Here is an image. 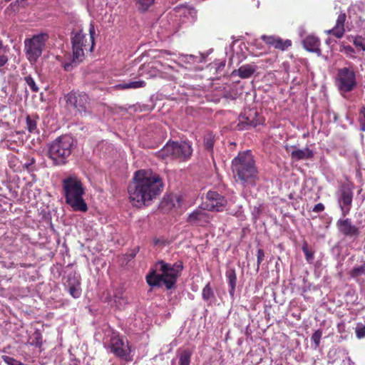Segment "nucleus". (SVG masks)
Masks as SVG:
<instances>
[{
	"mask_svg": "<svg viewBox=\"0 0 365 365\" xmlns=\"http://www.w3.org/2000/svg\"><path fill=\"white\" fill-rule=\"evenodd\" d=\"M256 71V67L250 64L243 65L232 71V75H237L241 78H248Z\"/></svg>",
	"mask_w": 365,
	"mask_h": 365,
	"instance_id": "obj_22",
	"label": "nucleus"
},
{
	"mask_svg": "<svg viewBox=\"0 0 365 365\" xmlns=\"http://www.w3.org/2000/svg\"><path fill=\"white\" fill-rule=\"evenodd\" d=\"M96 34L94 25L91 23L89 26V35L79 31L71 38L73 47V61H83L86 53L93 51L95 43L94 35Z\"/></svg>",
	"mask_w": 365,
	"mask_h": 365,
	"instance_id": "obj_6",
	"label": "nucleus"
},
{
	"mask_svg": "<svg viewBox=\"0 0 365 365\" xmlns=\"http://www.w3.org/2000/svg\"><path fill=\"white\" fill-rule=\"evenodd\" d=\"M122 301H123V302L125 303V300L124 299H122Z\"/></svg>",
	"mask_w": 365,
	"mask_h": 365,
	"instance_id": "obj_51",
	"label": "nucleus"
},
{
	"mask_svg": "<svg viewBox=\"0 0 365 365\" xmlns=\"http://www.w3.org/2000/svg\"><path fill=\"white\" fill-rule=\"evenodd\" d=\"M8 62V57L5 55L0 56V67L4 66Z\"/></svg>",
	"mask_w": 365,
	"mask_h": 365,
	"instance_id": "obj_42",
	"label": "nucleus"
},
{
	"mask_svg": "<svg viewBox=\"0 0 365 365\" xmlns=\"http://www.w3.org/2000/svg\"><path fill=\"white\" fill-rule=\"evenodd\" d=\"M324 205L322 203L319 202L314 205L312 211L318 213L324 211Z\"/></svg>",
	"mask_w": 365,
	"mask_h": 365,
	"instance_id": "obj_41",
	"label": "nucleus"
},
{
	"mask_svg": "<svg viewBox=\"0 0 365 365\" xmlns=\"http://www.w3.org/2000/svg\"><path fill=\"white\" fill-rule=\"evenodd\" d=\"M3 47L2 41L0 39V49H1Z\"/></svg>",
	"mask_w": 365,
	"mask_h": 365,
	"instance_id": "obj_48",
	"label": "nucleus"
},
{
	"mask_svg": "<svg viewBox=\"0 0 365 365\" xmlns=\"http://www.w3.org/2000/svg\"><path fill=\"white\" fill-rule=\"evenodd\" d=\"M339 51L344 53L349 58H356L355 50L349 45H344V43H341L339 46Z\"/></svg>",
	"mask_w": 365,
	"mask_h": 365,
	"instance_id": "obj_30",
	"label": "nucleus"
},
{
	"mask_svg": "<svg viewBox=\"0 0 365 365\" xmlns=\"http://www.w3.org/2000/svg\"><path fill=\"white\" fill-rule=\"evenodd\" d=\"M155 0H135V6L138 11L145 12L154 4Z\"/></svg>",
	"mask_w": 365,
	"mask_h": 365,
	"instance_id": "obj_27",
	"label": "nucleus"
},
{
	"mask_svg": "<svg viewBox=\"0 0 365 365\" xmlns=\"http://www.w3.org/2000/svg\"><path fill=\"white\" fill-rule=\"evenodd\" d=\"M202 297L206 302L215 299V294L210 286V283H207L202 289Z\"/></svg>",
	"mask_w": 365,
	"mask_h": 365,
	"instance_id": "obj_28",
	"label": "nucleus"
},
{
	"mask_svg": "<svg viewBox=\"0 0 365 365\" xmlns=\"http://www.w3.org/2000/svg\"><path fill=\"white\" fill-rule=\"evenodd\" d=\"M143 67H144V65H142V66L140 67L138 72H140V71L143 69ZM141 75H142V73H138V76H141Z\"/></svg>",
	"mask_w": 365,
	"mask_h": 365,
	"instance_id": "obj_47",
	"label": "nucleus"
},
{
	"mask_svg": "<svg viewBox=\"0 0 365 365\" xmlns=\"http://www.w3.org/2000/svg\"><path fill=\"white\" fill-rule=\"evenodd\" d=\"M73 149V139L63 135L53 140L48 146L47 155L54 166L64 165L68 161Z\"/></svg>",
	"mask_w": 365,
	"mask_h": 365,
	"instance_id": "obj_5",
	"label": "nucleus"
},
{
	"mask_svg": "<svg viewBox=\"0 0 365 365\" xmlns=\"http://www.w3.org/2000/svg\"><path fill=\"white\" fill-rule=\"evenodd\" d=\"M215 139L211 135H207L204 139V146L206 150H212L214 146Z\"/></svg>",
	"mask_w": 365,
	"mask_h": 365,
	"instance_id": "obj_36",
	"label": "nucleus"
},
{
	"mask_svg": "<svg viewBox=\"0 0 365 365\" xmlns=\"http://www.w3.org/2000/svg\"><path fill=\"white\" fill-rule=\"evenodd\" d=\"M352 183H343L339 189L338 204L341 215L345 217L351 211L354 197Z\"/></svg>",
	"mask_w": 365,
	"mask_h": 365,
	"instance_id": "obj_10",
	"label": "nucleus"
},
{
	"mask_svg": "<svg viewBox=\"0 0 365 365\" xmlns=\"http://www.w3.org/2000/svg\"><path fill=\"white\" fill-rule=\"evenodd\" d=\"M364 274H365V264L354 267L350 272L351 277L354 278Z\"/></svg>",
	"mask_w": 365,
	"mask_h": 365,
	"instance_id": "obj_35",
	"label": "nucleus"
},
{
	"mask_svg": "<svg viewBox=\"0 0 365 365\" xmlns=\"http://www.w3.org/2000/svg\"><path fill=\"white\" fill-rule=\"evenodd\" d=\"M257 257V267H259L260 264L263 262L264 257V252L262 249H258Z\"/></svg>",
	"mask_w": 365,
	"mask_h": 365,
	"instance_id": "obj_40",
	"label": "nucleus"
},
{
	"mask_svg": "<svg viewBox=\"0 0 365 365\" xmlns=\"http://www.w3.org/2000/svg\"><path fill=\"white\" fill-rule=\"evenodd\" d=\"M15 6H16V4H11L9 5V6L6 9V11L9 10V9H13V8L15 7Z\"/></svg>",
	"mask_w": 365,
	"mask_h": 365,
	"instance_id": "obj_46",
	"label": "nucleus"
},
{
	"mask_svg": "<svg viewBox=\"0 0 365 365\" xmlns=\"http://www.w3.org/2000/svg\"><path fill=\"white\" fill-rule=\"evenodd\" d=\"M139 251V247H135L132 251L129 254V257H131V258H133L136 256L137 253Z\"/></svg>",
	"mask_w": 365,
	"mask_h": 365,
	"instance_id": "obj_43",
	"label": "nucleus"
},
{
	"mask_svg": "<svg viewBox=\"0 0 365 365\" xmlns=\"http://www.w3.org/2000/svg\"><path fill=\"white\" fill-rule=\"evenodd\" d=\"M232 168L236 181L244 187L256 185L259 180L258 170L250 150L239 153L232 160Z\"/></svg>",
	"mask_w": 365,
	"mask_h": 365,
	"instance_id": "obj_2",
	"label": "nucleus"
},
{
	"mask_svg": "<svg viewBox=\"0 0 365 365\" xmlns=\"http://www.w3.org/2000/svg\"><path fill=\"white\" fill-rule=\"evenodd\" d=\"M62 186L66 204L73 211L86 212L88 206L83 198L85 189L81 179L76 175H71L62 180Z\"/></svg>",
	"mask_w": 365,
	"mask_h": 365,
	"instance_id": "obj_4",
	"label": "nucleus"
},
{
	"mask_svg": "<svg viewBox=\"0 0 365 365\" xmlns=\"http://www.w3.org/2000/svg\"><path fill=\"white\" fill-rule=\"evenodd\" d=\"M264 121V118L256 110L250 109L240 114L237 127L238 130H247L263 124Z\"/></svg>",
	"mask_w": 365,
	"mask_h": 365,
	"instance_id": "obj_12",
	"label": "nucleus"
},
{
	"mask_svg": "<svg viewBox=\"0 0 365 365\" xmlns=\"http://www.w3.org/2000/svg\"><path fill=\"white\" fill-rule=\"evenodd\" d=\"M63 101L65 103V108L68 110H74L84 115L90 113V98L83 92L72 91L64 95Z\"/></svg>",
	"mask_w": 365,
	"mask_h": 365,
	"instance_id": "obj_8",
	"label": "nucleus"
},
{
	"mask_svg": "<svg viewBox=\"0 0 365 365\" xmlns=\"http://www.w3.org/2000/svg\"><path fill=\"white\" fill-rule=\"evenodd\" d=\"M68 292L73 298L76 299L80 297L81 295V288L80 287V284L78 283L77 284H73L70 286Z\"/></svg>",
	"mask_w": 365,
	"mask_h": 365,
	"instance_id": "obj_33",
	"label": "nucleus"
},
{
	"mask_svg": "<svg viewBox=\"0 0 365 365\" xmlns=\"http://www.w3.org/2000/svg\"><path fill=\"white\" fill-rule=\"evenodd\" d=\"M356 335L358 339L365 337V325H358L356 328Z\"/></svg>",
	"mask_w": 365,
	"mask_h": 365,
	"instance_id": "obj_39",
	"label": "nucleus"
},
{
	"mask_svg": "<svg viewBox=\"0 0 365 365\" xmlns=\"http://www.w3.org/2000/svg\"><path fill=\"white\" fill-rule=\"evenodd\" d=\"M261 39L267 45L272 46L279 51H286L292 46V41L289 39L283 40L279 36L262 35Z\"/></svg>",
	"mask_w": 365,
	"mask_h": 365,
	"instance_id": "obj_15",
	"label": "nucleus"
},
{
	"mask_svg": "<svg viewBox=\"0 0 365 365\" xmlns=\"http://www.w3.org/2000/svg\"><path fill=\"white\" fill-rule=\"evenodd\" d=\"M314 157V152L311 149H296L291 153V158L294 160L311 159Z\"/></svg>",
	"mask_w": 365,
	"mask_h": 365,
	"instance_id": "obj_21",
	"label": "nucleus"
},
{
	"mask_svg": "<svg viewBox=\"0 0 365 365\" xmlns=\"http://www.w3.org/2000/svg\"><path fill=\"white\" fill-rule=\"evenodd\" d=\"M346 19V14L341 12L336 18L335 26L332 29L325 31V33L337 38H341L345 33L344 24Z\"/></svg>",
	"mask_w": 365,
	"mask_h": 365,
	"instance_id": "obj_18",
	"label": "nucleus"
},
{
	"mask_svg": "<svg viewBox=\"0 0 365 365\" xmlns=\"http://www.w3.org/2000/svg\"><path fill=\"white\" fill-rule=\"evenodd\" d=\"M302 45L307 51L317 53L318 56L321 55V42L318 37L309 35L302 41Z\"/></svg>",
	"mask_w": 365,
	"mask_h": 365,
	"instance_id": "obj_19",
	"label": "nucleus"
},
{
	"mask_svg": "<svg viewBox=\"0 0 365 365\" xmlns=\"http://www.w3.org/2000/svg\"><path fill=\"white\" fill-rule=\"evenodd\" d=\"M227 283L230 287L229 294L233 299L237 284V274L234 268L228 269L225 272Z\"/></svg>",
	"mask_w": 365,
	"mask_h": 365,
	"instance_id": "obj_20",
	"label": "nucleus"
},
{
	"mask_svg": "<svg viewBox=\"0 0 365 365\" xmlns=\"http://www.w3.org/2000/svg\"><path fill=\"white\" fill-rule=\"evenodd\" d=\"M109 347L110 351L117 357L128 361L132 360L130 356V349L129 342L127 339L124 340L118 335H113L110 338Z\"/></svg>",
	"mask_w": 365,
	"mask_h": 365,
	"instance_id": "obj_11",
	"label": "nucleus"
},
{
	"mask_svg": "<svg viewBox=\"0 0 365 365\" xmlns=\"http://www.w3.org/2000/svg\"><path fill=\"white\" fill-rule=\"evenodd\" d=\"M48 38L47 34L41 33L24 40V52L31 63H36L42 55Z\"/></svg>",
	"mask_w": 365,
	"mask_h": 365,
	"instance_id": "obj_7",
	"label": "nucleus"
},
{
	"mask_svg": "<svg viewBox=\"0 0 365 365\" xmlns=\"http://www.w3.org/2000/svg\"><path fill=\"white\" fill-rule=\"evenodd\" d=\"M210 215L204 210L197 209L187 217V222L193 225L205 226L210 222Z\"/></svg>",
	"mask_w": 365,
	"mask_h": 365,
	"instance_id": "obj_17",
	"label": "nucleus"
},
{
	"mask_svg": "<svg viewBox=\"0 0 365 365\" xmlns=\"http://www.w3.org/2000/svg\"><path fill=\"white\" fill-rule=\"evenodd\" d=\"M34 162L35 160L33 159L31 164L34 163Z\"/></svg>",
	"mask_w": 365,
	"mask_h": 365,
	"instance_id": "obj_49",
	"label": "nucleus"
},
{
	"mask_svg": "<svg viewBox=\"0 0 365 365\" xmlns=\"http://www.w3.org/2000/svg\"><path fill=\"white\" fill-rule=\"evenodd\" d=\"M156 267L160 273L153 269L146 276V282L152 287H161L163 284L167 289L175 288L177 279L183 269L182 262L174 264L159 261Z\"/></svg>",
	"mask_w": 365,
	"mask_h": 365,
	"instance_id": "obj_3",
	"label": "nucleus"
},
{
	"mask_svg": "<svg viewBox=\"0 0 365 365\" xmlns=\"http://www.w3.org/2000/svg\"><path fill=\"white\" fill-rule=\"evenodd\" d=\"M63 68L65 71H70L72 68V65L71 63H66L64 64Z\"/></svg>",
	"mask_w": 365,
	"mask_h": 365,
	"instance_id": "obj_44",
	"label": "nucleus"
},
{
	"mask_svg": "<svg viewBox=\"0 0 365 365\" xmlns=\"http://www.w3.org/2000/svg\"><path fill=\"white\" fill-rule=\"evenodd\" d=\"M175 142H168L158 152V157L163 159L171 158L174 159Z\"/></svg>",
	"mask_w": 365,
	"mask_h": 365,
	"instance_id": "obj_23",
	"label": "nucleus"
},
{
	"mask_svg": "<svg viewBox=\"0 0 365 365\" xmlns=\"http://www.w3.org/2000/svg\"><path fill=\"white\" fill-rule=\"evenodd\" d=\"M31 340L29 341V344L31 346H34L37 348H41L42 346L43 342H42V335L39 330H36L32 336L30 338Z\"/></svg>",
	"mask_w": 365,
	"mask_h": 365,
	"instance_id": "obj_29",
	"label": "nucleus"
},
{
	"mask_svg": "<svg viewBox=\"0 0 365 365\" xmlns=\"http://www.w3.org/2000/svg\"><path fill=\"white\" fill-rule=\"evenodd\" d=\"M192 153L191 145L185 141L175 142L174 159L186 161L190 159Z\"/></svg>",
	"mask_w": 365,
	"mask_h": 365,
	"instance_id": "obj_16",
	"label": "nucleus"
},
{
	"mask_svg": "<svg viewBox=\"0 0 365 365\" xmlns=\"http://www.w3.org/2000/svg\"><path fill=\"white\" fill-rule=\"evenodd\" d=\"M115 302H117V297H115Z\"/></svg>",
	"mask_w": 365,
	"mask_h": 365,
	"instance_id": "obj_50",
	"label": "nucleus"
},
{
	"mask_svg": "<svg viewBox=\"0 0 365 365\" xmlns=\"http://www.w3.org/2000/svg\"><path fill=\"white\" fill-rule=\"evenodd\" d=\"M192 351L187 349L181 351L179 354L178 365H190L191 361Z\"/></svg>",
	"mask_w": 365,
	"mask_h": 365,
	"instance_id": "obj_26",
	"label": "nucleus"
},
{
	"mask_svg": "<svg viewBox=\"0 0 365 365\" xmlns=\"http://www.w3.org/2000/svg\"><path fill=\"white\" fill-rule=\"evenodd\" d=\"M160 242H161V241L159 239L155 238V239L153 240V243H154L155 245H158Z\"/></svg>",
	"mask_w": 365,
	"mask_h": 365,
	"instance_id": "obj_45",
	"label": "nucleus"
},
{
	"mask_svg": "<svg viewBox=\"0 0 365 365\" xmlns=\"http://www.w3.org/2000/svg\"><path fill=\"white\" fill-rule=\"evenodd\" d=\"M302 249L304 254L306 260L309 262H312L314 257V251L311 248H309L308 245L306 242L303 244Z\"/></svg>",
	"mask_w": 365,
	"mask_h": 365,
	"instance_id": "obj_32",
	"label": "nucleus"
},
{
	"mask_svg": "<svg viewBox=\"0 0 365 365\" xmlns=\"http://www.w3.org/2000/svg\"><path fill=\"white\" fill-rule=\"evenodd\" d=\"M358 122L360 126V130L365 132V106H362L359 110Z\"/></svg>",
	"mask_w": 365,
	"mask_h": 365,
	"instance_id": "obj_34",
	"label": "nucleus"
},
{
	"mask_svg": "<svg viewBox=\"0 0 365 365\" xmlns=\"http://www.w3.org/2000/svg\"><path fill=\"white\" fill-rule=\"evenodd\" d=\"M24 80L33 92L38 91V87L36 86L34 78L31 76L25 77Z\"/></svg>",
	"mask_w": 365,
	"mask_h": 365,
	"instance_id": "obj_38",
	"label": "nucleus"
},
{
	"mask_svg": "<svg viewBox=\"0 0 365 365\" xmlns=\"http://www.w3.org/2000/svg\"><path fill=\"white\" fill-rule=\"evenodd\" d=\"M163 186L157 173L150 169L137 170L128 187L130 201L135 207L148 206L162 192Z\"/></svg>",
	"mask_w": 365,
	"mask_h": 365,
	"instance_id": "obj_1",
	"label": "nucleus"
},
{
	"mask_svg": "<svg viewBox=\"0 0 365 365\" xmlns=\"http://www.w3.org/2000/svg\"><path fill=\"white\" fill-rule=\"evenodd\" d=\"M349 66L337 70L335 77V85L341 94L349 93L357 86L356 71L353 64L349 63Z\"/></svg>",
	"mask_w": 365,
	"mask_h": 365,
	"instance_id": "obj_9",
	"label": "nucleus"
},
{
	"mask_svg": "<svg viewBox=\"0 0 365 365\" xmlns=\"http://www.w3.org/2000/svg\"><path fill=\"white\" fill-rule=\"evenodd\" d=\"M336 227L343 235L349 237H357L360 234L358 227L352 224L350 218H341L337 220Z\"/></svg>",
	"mask_w": 365,
	"mask_h": 365,
	"instance_id": "obj_14",
	"label": "nucleus"
},
{
	"mask_svg": "<svg viewBox=\"0 0 365 365\" xmlns=\"http://www.w3.org/2000/svg\"><path fill=\"white\" fill-rule=\"evenodd\" d=\"M322 335V331L321 329H317L312 336L311 339L314 343L316 348L319 346Z\"/></svg>",
	"mask_w": 365,
	"mask_h": 365,
	"instance_id": "obj_37",
	"label": "nucleus"
},
{
	"mask_svg": "<svg viewBox=\"0 0 365 365\" xmlns=\"http://www.w3.org/2000/svg\"><path fill=\"white\" fill-rule=\"evenodd\" d=\"M206 200V209L210 211H222L227 205V200L215 191L207 192Z\"/></svg>",
	"mask_w": 365,
	"mask_h": 365,
	"instance_id": "obj_13",
	"label": "nucleus"
},
{
	"mask_svg": "<svg viewBox=\"0 0 365 365\" xmlns=\"http://www.w3.org/2000/svg\"><path fill=\"white\" fill-rule=\"evenodd\" d=\"M146 86V83L144 81H130L129 83H123L116 85L115 87L117 89L125 90V89H136L140 88H144Z\"/></svg>",
	"mask_w": 365,
	"mask_h": 365,
	"instance_id": "obj_24",
	"label": "nucleus"
},
{
	"mask_svg": "<svg viewBox=\"0 0 365 365\" xmlns=\"http://www.w3.org/2000/svg\"><path fill=\"white\" fill-rule=\"evenodd\" d=\"M352 39L354 45L359 48L360 50L365 51V43L364 42V38L360 36H348V39Z\"/></svg>",
	"mask_w": 365,
	"mask_h": 365,
	"instance_id": "obj_31",
	"label": "nucleus"
},
{
	"mask_svg": "<svg viewBox=\"0 0 365 365\" xmlns=\"http://www.w3.org/2000/svg\"><path fill=\"white\" fill-rule=\"evenodd\" d=\"M37 117L34 115H27L26 118V129L30 133H38L37 128Z\"/></svg>",
	"mask_w": 365,
	"mask_h": 365,
	"instance_id": "obj_25",
	"label": "nucleus"
}]
</instances>
